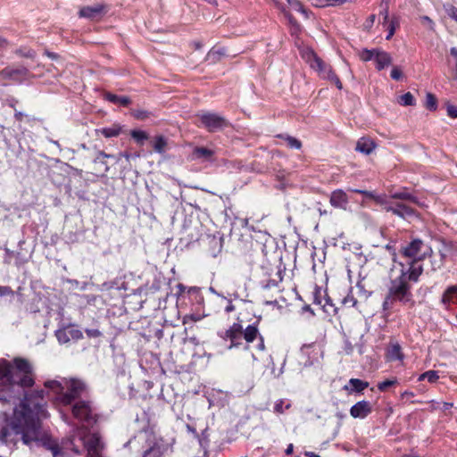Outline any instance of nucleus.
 <instances>
[{
  "label": "nucleus",
  "mask_w": 457,
  "mask_h": 457,
  "mask_svg": "<svg viewBox=\"0 0 457 457\" xmlns=\"http://www.w3.org/2000/svg\"><path fill=\"white\" fill-rule=\"evenodd\" d=\"M390 76L394 80L398 81L403 78V71H401V69L399 67L395 66V67H393V69L391 71Z\"/></svg>",
  "instance_id": "48"
},
{
  "label": "nucleus",
  "mask_w": 457,
  "mask_h": 457,
  "mask_svg": "<svg viewBox=\"0 0 457 457\" xmlns=\"http://www.w3.org/2000/svg\"><path fill=\"white\" fill-rule=\"evenodd\" d=\"M14 367H12V375L15 376L17 381H13V385L21 387H30L34 384L32 367L29 361L17 357L13 360Z\"/></svg>",
  "instance_id": "7"
},
{
  "label": "nucleus",
  "mask_w": 457,
  "mask_h": 457,
  "mask_svg": "<svg viewBox=\"0 0 457 457\" xmlns=\"http://www.w3.org/2000/svg\"><path fill=\"white\" fill-rule=\"evenodd\" d=\"M70 334H71L72 338H81L82 337V333L79 330L71 329L70 331Z\"/></svg>",
  "instance_id": "59"
},
{
  "label": "nucleus",
  "mask_w": 457,
  "mask_h": 457,
  "mask_svg": "<svg viewBox=\"0 0 457 457\" xmlns=\"http://www.w3.org/2000/svg\"><path fill=\"white\" fill-rule=\"evenodd\" d=\"M283 404H284V401L278 400L274 405V411L277 413H279V414L283 413L284 412Z\"/></svg>",
  "instance_id": "54"
},
{
  "label": "nucleus",
  "mask_w": 457,
  "mask_h": 457,
  "mask_svg": "<svg viewBox=\"0 0 457 457\" xmlns=\"http://www.w3.org/2000/svg\"><path fill=\"white\" fill-rule=\"evenodd\" d=\"M71 413L75 419L87 426H93L97 422V415L94 412L89 401H77L72 405Z\"/></svg>",
  "instance_id": "9"
},
{
  "label": "nucleus",
  "mask_w": 457,
  "mask_h": 457,
  "mask_svg": "<svg viewBox=\"0 0 457 457\" xmlns=\"http://www.w3.org/2000/svg\"><path fill=\"white\" fill-rule=\"evenodd\" d=\"M329 201L332 206L341 208L348 203V197L345 191L337 189L331 193Z\"/></svg>",
  "instance_id": "19"
},
{
  "label": "nucleus",
  "mask_w": 457,
  "mask_h": 457,
  "mask_svg": "<svg viewBox=\"0 0 457 457\" xmlns=\"http://www.w3.org/2000/svg\"><path fill=\"white\" fill-rule=\"evenodd\" d=\"M210 250L209 253L212 257H216L220 252L222 248V245L220 240H218L216 237H212L208 242Z\"/></svg>",
  "instance_id": "28"
},
{
  "label": "nucleus",
  "mask_w": 457,
  "mask_h": 457,
  "mask_svg": "<svg viewBox=\"0 0 457 457\" xmlns=\"http://www.w3.org/2000/svg\"><path fill=\"white\" fill-rule=\"evenodd\" d=\"M386 30L388 32L386 37V39L389 40L392 38V37L394 36V34L395 32L396 28L399 26V21L397 18L394 17L390 20L388 24H386Z\"/></svg>",
  "instance_id": "33"
},
{
  "label": "nucleus",
  "mask_w": 457,
  "mask_h": 457,
  "mask_svg": "<svg viewBox=\"0 0 457 457\" xmlns=\"http://www.w3.org/2000/svg\"><path fill=\"white\" fill-rule=\"evenodd\" d=\"M306 457H320L319 454H317L314 452L305 451L303 453Z\"/></svg>",
  "instance_id": "64"
},
{
  "label": "nucleus",
  "mask_w": 457,
  "mask_h": 457,
  "mask_svg": "<svg viewBox=\"0 0 457 457\" xmlns=\"http://www.w3.org/2000/svg\"><path fill=\"white\" fill-rule=\"evenodd\" d=\"M13 381H17V379L12 375V364L4 359H0V386H13Z\"/></svg>",
  "instance_id": "13"
},
{
  "label": "nucleus",
  "mask_w": 457,
  "mask_h": 457,
  "mask_svg": "<svg viewBox=\"0 0 457 457\" xmlns=\"http://www.w3.org/2000/svg\"><path fill=\"white\" fill-rule=\"evenodd\" d=\"M321 308L323 309V311L325 312H329V310L328 307H331V308H334V304L332 303V300L331 298L327 295V293H324V297H323V302H322V304L320 305Z\"/></svg>",
  "instance_id": "46"
},
{
  "label": "nucleus",
  "mask_w": 457,
  "mask_h": 457,
  "mask_svg": "<svg viewBox=\"0 0 457 457\" xmlns=\"http://www.w3.org/2000/svg\"><path fill=\"white\" fill-rule=\"evenodd\" d=\"M447 114L449 117H451L453 119H456L457 118V106L453 105V104H448L447 105Z\"/></svg>",
  "instance_id": "53"
},
{
  "label": "nucleus",
  "mask_w": 457,
  "mask_h": 457,
  "mask_svg": "<svg viewBox=\"0 0 457 457\" xmlns=\"http://www.w3.org/2000/svg\"><path fill=\"white\" fill-rule=\"evenodd\" d=\"M369 386L367 381L359 378H351L349 380V386H345V389L350 393H362Z\"/></svg>",
  "instance_id": "22"
},
{
  "label": "nucleus",
  "mask_w": 457,
  "mask_h": 457,
  "mask_svg": "<svg viewBox=\"0 0 457 457\" xmlns=\"http://www.w3.org/2000/svg\"><path fill=\"white\" fill-rule=\"evenodd\" d=\"M100 133L106 138L115 137L121 133V126L113 124L112 127L101 129Z\"/></svg>",
  "instance_id": "25"
},
{
  "label": "nucleus",
  "mask_w": 457,
  "mask_h": 457,
  "mask_svg": "<svg viewBox=\"0 0 457 457\" xmlns=\"http://www.w3.org/2000/svg\"><path fill=\"white\" fill-rule=\"evenodd\" d=\"M445 11L449 17L457 21V7L453 4H449L445 7Z\"/></svg>",
  "instance_id": "50"
},
{
  "label": "nucleus",
  "mask_w": 457,
  "mask_h": 457,
  "mask_svg": "<svg viewBox=\"0 0 457 457\" xmlns=\"http://www.w3.org/2000/svg\"><path fill=\"white\" fill-rule=\"evenodd\" d=\"M188 320H190L192 321H197V320H200V317L196 316V315H194V314L187 315V316L184 317L183 323L184 324L187 323Z\"/></svg>",
  "instance_id": "57"
},
{
  "label": "nucleus",
  "mask_w": 457,
  "mask_h": 457,
  "mask_svg": "<svg viewBox=\"0 0 457 457\" xmlns=\"http://www.w3.org/2000/svg\"><path fill=\"white\" fill-rule=\"evenodd\" d=\"M130 136L139 145H143L145 141L149 138V135L145 131L140 129L131 130Z\"/></svg>",
  "instance_id": "29"
},
{
  "label": "nucleus",
  "mask_w": 457,
  "mask_h": 457,
  "mask_svg": "<svg viewBox=\"0 0 457 457\" xmlns=\"http://www.w3.org/2000/svg\"><path fill=\"white\" fill-rule=\"evenodd\" d=\"M343 304L349 305V306H354L357 303V300L354 298L353 294L350 292L346 296L344 297L342 300Z\"/></svg>",
  "instance_id": "47"
},
{
  "label": "nucleus",
  "mask_w": 457,
  "mask_h": 457,
  "mask_svg": "<svg viewBox=\"0 0 457 457\" xmlns=\"http://www.w3.org/2000/svg\"><path fill=\"white\" fill-rule=\"evenodd\" d=\"M28 72V70L26 68H22V69H9V68H5L4 69L0 74L5 76V77H8V78H12L14 75H26Z\"/></svg>",
  "instance_id": "34"
},
{
  "label": "nucleus",
  "mask_w": 457,
  "mask_h": 457,
  "mask_svg": "<svg viewBox=\"0 0 457 457\" xmlns=\"http://www.w3.org/2000/svg\"><path fill=\"white\" fill-rule=\"evenodd\" d=\"M351 191L353 193H356V194H360V195H361L367 198H370V199L376 198L375 194L371 191L361 190V189H352Z\"/></svg>",
  "instance_id": "51"
},
{
  "label": "nucleus",
  "mask_w": 457,
  "mask_h": 457,
  "mask_svg": "<svg viewBox=\"0 0 457 457\" xmlns=\"http://www.w3.org/2000/svg\"><path fill=\"white\" fill-rule=\"evenodd\" d=\"M259 321L248 325L245 328L240 323H233L220 337L226 341H229L228 349L239 347L243 345V339L246 343H253L255 339H259L257 349L263 351L265 349L264 340L258 329Z\"/></svg>",
  "instance_id": "3"
},
{
  "label": "nucleus",
  "mask_w": 457,
  "mask_h": 457,
  "mask_svg": "<svg viewBox=\"0 0 457 457\" xmlns=\"http://www.w3.org/2000/svg\"><path fill=\"white\" fill-rule=\"evenodd\" d=\"M425 107L429 111H436L437 108V99L435 95L428 93L426 96Z\"/></svg>",
  "instance_id": "37"
},
{
  "label": "nucleus",
  "mask_w": 457,
  "mask_h": 457,
  "mask_svg": "<svg viewBox=\"0 0 457 457\" xmlns=\"http://www.w3.org/2000/svg\"><path fill=\"white\" fill-rule=\"evenodd\" d=\"M285 272V269L278 268L277 270V278H270L267 279L265 283L263 284V288L265 289H270L272 287H276L278 283H280L283 280V274Z\"/></svg>",
  "instance_id": "27"
},
{
  "label": "nucleus",
  "mask_w": 457,
  "mask_h": 457,
  "mask_svg": "<svg viewBox=\"0 0 457 457\" xmlns=\"http://www.w3.org/2000/svg\"><path fill=\"white\" fill-rule=\"evenodd\" d=\"M375 147L376 144L372 139L363 137L357 141L355 150L364 154H370Z\"/></svg>",
  "instance_id": "20"
},
{
  "label": "nucleus",
  "mask_w": 457,
  "mask_h": 457,
  "mask_svg": "<svg viewBox=\"0 0 457 457\" xmlns=\"http://www.w3.org/2000/svg\"><path fill=\"white\" fill-rule=\"evenodd\" d=\"M167 145V139L162 135L156 136L153 142L154 150L158 154H163L166 151Z\"/></svg>",
  "instance_id": "26"
},
{
  "label": "nucleus",
  "mask_w": 457,
  "mask_h": 457,
  "mask_svg": "<svg viewBox=\"0 0 457 457\" xmlns=\"http://www.w3.org/2000/svg\"><path fill=\"white\" fill-rule=\"evenodd\" d=\"M450 54L452 56H453L456 60L455 62V74L457 76V47H452L450 49Z\"/></svg>",
  "instance_id": "58"
},
{
  "label": "nucleus",
  "mask_w": 457,
  "mask_h": 457,
  "mask_svg": "<svg viewBox=\"0 0 457 457\" xmlns=\"http://www.w3.org/2000/svg\"><path fill=\"white\" fill-rule=\"evenodd\" d=\"M288 21L291 25V35H298L301 32V25L299 24V22L292 15L288 16Z\"/></svg>",
  "instance_id": "42"
},
{
  "label": "nucleus",
  "mask_w": 457,
  "mask_h": 457,
  "mask_svg": "<svg viewBox=\"0 0 457 457\" xmlns=\"http://www.w3.org/2000/svg\"><path fill=\"white\" fill-rule=\"evenodd\" d=\"M82 439L84 446L87 452V457H104L101 453L104 445L98 434L89 433Z\"/></svg>",
  "instance_id": "11"
},
{
  "label": "nucleus",
  "mask_w": 457,
  "mask_h": 457,
  "mask_svg": "<svg viewBox=\"0 0 457 457\" xmlns=\"http://www.w3.org/2000/svg\"><path fill=\"white\" fill-rule=\"evenodd\" d=\"M195 117L199 121L197 127L204 128L210 133L221 131L231 125L224 116L213 112L201 111Z\"/></svg>",
  "instance_id": "6"
},
{
  "label": "nucleus",
  "mask_w": 457,
  "mask_h": 457,
  "mask_svg": "<svg viewBox=\"0 0 457 457\" xmlns=\"http://www.w3.org/2000/svg\"><path fill=\"white\" fill-rule=\"evenodd\" d=\"M399 265L401 267L399 275L390 279L387 293L382 303L384 311L392 309L396 303L410 308L415 305L411 283L419 282L423 270L415 265L406 267L403 262H400Z\"/></svg>",
  "instance_id": "2"
},
{
  "label": "nucleus",
  "mask_w": 457,
  "mask_h": 457,
  "mask_svg": "<svg viewBox=\"0 0 457 457\" xmlns=\"http://www.w3.org/2000/svg\"><path fill=\"white\" fill-rule=\"evenodd\" d=\"M408 202H390L385 203L384 209L386 212L398 216L403 220L418 219L419 212Z\"/></svg>",
  "instance_id": "10"
},
{
  "label": "nucleus",
  "mask_w": 457,
  "mask_h": 457,
  "mask_svg": "<svg viewBox=\"0 0 457 457\" xmlns=\"http://www.w3.org/2000/svg\"><path fill=\"white\" fill-rule=\"evenodd\" d=\"M432 253L431 246L419 237H411V241L402 245L399 250L400 255L407 259L406 263H404L406 267L415 265V267H420L421 270H423L421 262L427 257H430Z\"/></svg>",
  "instance_id": "4"
},
{
  "label": "nucleus",
  "mask_w": 457,
  "mask_h": 457,
  "mask_svg": "<svg viewBox=\"0 0 457 457\" xmlns=\"http://www.w3.org/2000/svg\"><path fill=\"white\" fill-rule=\"evenodd\" d=\"M87 389L86 384L78 378L64 379V391L60 396L62 405H71L82 396Z\"/></svg>",
  "instance_id": "8"
},
{
  "label": "nucleus",
  "mask_w": 457,
  "mask_h": 457,
  "mask_svg": "<svg viewBox=\"0 0 457 457\" xmlns=\"http://www.w3.org/2000/svg\"><path fill=\"white\" fill-rule=\"evenodd\" d=\"M398 384L397 378L386 379L378 383L377 387L380 392H386L389 387Z\"/></svg>",
  "instance_id": "38"
},
{
  "label": "nucleus",
  "mask_w": 457,
  "mask_h": 457,
  "mask_svg": "<svg viewBox=\"0 0 457 457\" xmlns=\"http://www.w3.org/2000/svg\"><path fill=\"white\" fill-rule=\"evenodd\" d=\"M106 12L105 6L103 4H96L95 6H84L79 12V16L81 18L90 19L92 21L100 20Z\"/></svg>",
  "instance_id": "14"
},
{
  "label": "nucleus",
  "mask_w": 457,
  "mask_h": 457,
  "mask_svg": "<svg viewBox=\"0 0 457 457\" xmlns=\"http://www.w3.org/2000/svg\"><path fill=\"white\" fill-rule=\"evenodd\" d=\"M45 386L55 393L57 399L60 401V396L64 391V381L60 382L57 380H49L45 383Z\"/></svg>",
  "instance_id": "24"
},
{
  "label": "nucleus",
  "mask_w": 457,
  "mask_h": 457,
  "mask_svg": "<svg viewBox=\"0 0 457 457\" xmlns=\"http://www.w3.org/2000/svg\"><path fill=\"white\" fill-rule=\"evenodd\" d=\"M378 48L368 49L363 48L359 52V57L362 62H370L375 60Z\"/></svg>",
  "instance_id": "31"
},
{
  "label": "nucleus",
  "mask_w": 457,
  "mask_h": 457,
  "mask_svg": "<svg viewBox=\"0 0 457 457\" xmlns=\"http://www.w3.org/2000/svg\"><path fill=\"white\" fill-rule=\"evenodd\" d=\"M324 294L321 287L315 286L312 291V303L321 305L323 302Z\"/></svg>",
  "instance_id": "35"
},
{
  "label": "nucleus",
  "mask_w": 457,
  "mask_h": 457,
  "mask_svg": "<svg viewBox=\"0 0 457 457\" xmlns=\"http://www.w3.org/2000/svg\"><path fill=\"white\" fill-rule=\"evenodd\" d=\"M151 114L152 113L146 110L137 109V110L131 111V115L136 120H145L148 119L151 116Z\"/></svg>",
  "instance_id": "41"
},
{
  "label": "nucleus",
  "mask_w": 457,
  "mask_h": 457,
  "mask_svg": "<svg viewBox=\"0 0 457 457\" xmlns=\"http://www.w3.org/2000/svg\"><path fill=\"white\" fill-rule=\"evenodd\" d=\"M15 54L19 56L29 59H34L36 57V52L28 47H21L15 51Z\"/></svg>",
  "instance_id": "39"
},
{
  "label": "nucleus",
  "mask_w": 457,
  "mask_h": 457,
  "mask_svg": "<svg viewBox=\"0 0 457 457\" xmlns=\"http://www.w3.org/2000/svg\"><path fill=\"white\" fill-rule=\"evenodd\" d=\"M427 379L429 383H436L439 379L438 372L436 370H428L420 375L418 381Z\"/></svg>",
  "instance_id": "32"
},
{
  "label": "nucleus",
  "mask_w": 457,
  "mask_h": 457,
  "mask_svg": "<svg viewBox=\"0 0 457 457\" xmlns=\"http://www.w3.org/2000/svg\"><path fill=\"white\" fill-rule=\"evenodd\" d=\"M85 333L89 338H96L102 336V332L97 328H87Z\"/></svg>",
  "instance_id": "49"
},
{
  "label": "nucleus",
  "mask_w": 457,
  "mask_h": 457,
  "mask_svg": "<svg viewBox=\"0 0 457 457\" xmlns=\"http://www.w3.org/2000/svg\"><path fill=\"white\" fill-rule=\"evenodd\" d=\"M277 137L281 139H284L287 143V146L290 148H295V149L302 148V145H303L302 142L294 137H291L289 135H282V134L278 135Z\"/></svg>",
  "instance_id": "30"
},
{
  "label": "nucleus",
  "mask_w": 457,
  "mask_h": 457,
  "mask_svg": "<svg viewBox=\"0 0 457 457\" xmlns=\"http://www.w3.org/2000/svg\"><path fill=\"white\" fill-rule=\"evenodd\" d=\"M457 301V285L448 287L443 293L441 302L445 305L455 303Z\"/></svg>",
  "instance_id": "21"
},
{
  "label": "nucleus",
  "mask_w": 457,
  "mask_h": 457,
  "mask_svg": "<svg viewBox=\"0 0 457 457\" xmlns=\"http://www.w3.org/2000/svg\"><path fill=\"white\" fill-rule=\"evenodd\" d=\"M391 199L399 200V202H408L414 204H419V199L416 195L410 193L407 188L392 193L389 196Z\"/></svg>",
  "instance_id": "17"
},
{
  "label": "nucleus",
  "mask_w": 457,
  "mask_h": 457,
  "mask_svg": "<svg viewBox=\"0 0 457 457\" xmlns=\"http://www.w3.org/2000/svg\"><path fill=\"white\" fill-rule=\"evenodd\" d=\"M23 113L21 112H18V111H15V113H14V118L16 120L18 121H22L23 120Z\"/></svg>",
  "instance_id": "62"
},
{
  "label": "nucleus",
  "mask_w": 457,
  "mask_h": 457,
  "mask_svg": "<svg viewBox=\"0 0 457 457\" xmlns=\"http://www.w3.org/2000/svg\"><path fill=\"white\" fill-rule=\"evenodd\" d=\"M45 54L49 57L51 58L52 60H55L59 57V55L55 53H53V52H49V51H46Z\"/></svg>",
  "instance_id": "63"
},
{
  "label": "nucleus",
  "mask_w": 457,
  "mask_h": 457,
  "mask_svg": "<svg viewBox=\"0 0 457 457\" xmlns=\"http://www.w3.org/2000/svg\"><path fill=\"white\" fill-rule=\"evenodd\" d=\"M106 158H113V155L106 154L104 151H99L97 153V155H96V159L94 160V162H96H96H100V163L104 165V171L105 172L109 170V167H108L106 162L104 161V159H106Z\"/></svg>",
  "instance_id": "40"
},
{
  "label": "nucleus",
  "mask_w": 457,
  "mask_h": 457,
  "mask_svg": "<svg viewBox=\"0 0 457 457\" xmlns=\"http://www.w3.org/2000/svg\"><path fill=\"white\" fill-rule=\"evenodd\" d=\"M398 102L403 106H413L415 104V98L411 92H407L400 96Z\"/></svg>",
  "instance_id": "36"
},
{
  "label": "nucleus",
  "mask_w": 457,
  "mask_h": 457,
  "mask_svg": "<svg viewBox=\"0 0 457 457\" xmlns=\"http://www.w3.org/2000/svg\"><path fill=\"white\" fill-rule=\"evenodd\" d=\"M50 449L52 451V453H53L54 457H57L61 453L60 447H59V445L57 444H53L50 446Z\"/></svg>",
  "instance_id": "56"
},
{
  "label": "nucleus",
  "mask_w": 457,
  "mask_h": 457,
  "mask_svg": "<svg viewBox=\"0 0 457 457\" xmlns=\"http://www.w3.org/2000/svg\"><path fill=\"white\" fill-rule=\"evenodd\" d=\"M215 152L204 146H195L193 149L192 156L195 160H201L203 162H213Z\"/></svg>",
  "instance_id": "16"
},
{
  "label": "nucleus",
  "mask_w": 457,
  "mask_h": 457,
  "mask_svg": "<svg viewBox=\"0 0 457 457\" xmlns=\"http://www.w3.org/2000/svg\"><path fill=\"white\" fill-rule=\"evenodd\" d=\"M372 412V405L369 401H359L350 409V415L354 419H365Z\"/></svg>",
  "instance_id": "15"
},
{
  "label": "nucleus",
  "mask_w": 457,
  "mask_h": 457,
  "mask_svg": "<svg viewBox=\"0 0 457 457\" xmlns=\"http://www.w3.org/2000/svg\"><path fill=\"white\" fill-rule=\"evenodd\" d=\"M305 58L310 67L318 73L321 79H326L335 84L339 90L343 88L339 77L336 74L330 64L325 62L313 51L307 52Z\"/></svg>",
  "instance_id": "5"
},
{
  "label": "nucleus",
  "mask_w": 457,
  "mask_h": 457,
  "mask_svg": "<svg viewBox=\"0 0 457 457\" xmlns=\"http://www.w3.org/2000/svg\"><path fill=\"white\" fill-rule=\"evenodd\" d=\"M404 353L401 345L396 341H390L385 352V359L387 362L401 361L404 360Z\"/></svg>",
  "instance_id": "12"
},
{
  "label": "nucleus",
  "mask_w": 457,
  "mask_h": 457,
  "mask_svg": "<svg viewBox=\"0 0 457 457\" xmlns=\"http://www.w3.org/2000/svg\"><path fill=\"white\" fill-rule=\"evenodd\" d=\"M420 21L423 25L428 26L430 29H434V21L428 16H421Z\"/></svg>",
  "instance_id": "52"
},
{
  "label": "nucleus",
  "mask_w": 457,
  "mask_h": 457,
  "mask_svg": "<svg viewBox=\"0 0 457 457\" xmlns=\"http://www.w3.org/2000/svg\"><path fill=\"white\" fill-rule=\"evenodd\" d=\"M226 50L224 48H220L218 50L212 49L208 53V57L212 58L214 62L219 61L221 56H224Z\"/></svg>",
  "instance_id": "45"
},
{
  "label": "nucleus",
  "mask_w": 457,
  "mask_h": 457,
  "mask_svg": "<svg viewBox=\"0 0 457 457\" xmlns=\"http://www.w3.org/2000/svg\"><path fill=\"white\" fill-rule=\"evenodd\" d=\"M104 99L112 104H120L124 107H127L131 104V100L129 96H118L110 92L105 94Z\"/></svg>",
  "instance_id": "23"
},
{
  "label": "nucleus",
  "mask_w": 457,
  "mask_h": 457,
  "mask_svg": "<svg viewBox=\"0 0 457 457\" xmlns=\"http://www.w3.org/2000/svg\"><path fill=\"white\" fill-rule=\"evenodd\" d=\"M412 396H414V393L411 391H408V390H406L401 394L402 399H404L405 397H412Z\"/></svg>",
  "instance_id": "61"
},
{
  "label": "nucleus",
  "mask_w": 457,
  "mask_h": 457,
  "mask_svg": "<svg viewBox=\"0 0 457 457\" xmlns=\"http://www.w3.org/2000/svg\"><path fill=\"white\" fill-rule=\"evenodd\" d=\"M317 6H327V5H341L346 3L348 0H315Z\"/></svg>",
  "instance_id": "44"
},
{
  "label": "nucleus",
  "mask_w": 457,
  "mask_h": 457,
  "mask_svg": "<svg viewBox=\"0 0 457 457\" xmlns=\"http://www.w3.org/2000/svg\"><path fill=\"white\" fill-rule=\"evenodd\" d=\"M233 311H235V305L232 303V302L229 301L228 305L225 307V312L229 313Z\"/></svg>",
  "instance_id": "60"
},
{
  "label": "nucleus",
  "mask_w": 457,
  "mask_h": 457,
  "mask_svg": "<svg viewBox=\"0 0 457 457\" xmlns=\"http://www.w3.org/2000/svg\"><path fill=\"white\" fill-rule=\"evenodd\" d=\"M287 3L292 5L297 12L303 13L306 18H308V11L305 9L300 0H289Z\"/></svg>",
  "instance_id": "43"
},
{
  "label": "nucleus",
  "mask_w": 457,
  "mask_h": 457,
  "mask_svg": "<svg viewBox=\"0 0 457 457\" xmlns=\"http://www.w3.org/2000/svg\"><path fill=\"white\" fill-rule=\"evenodd\" d=\"M375 21H376V15H375V14H370V15L367 18V20H366V21H365V24H364V25H365V27H366V28H371V27L373 26V24H374Z\"/></svg>",
  "instance_id": "55"
},
{
  "label": "nucleus",
  "mask_w": 457,
  "mask_h": 457,
  "mask_svg": "<svg viewBox=\"0 0 457 457\" xmlns=\"http://www.w3.org/2000/svg\"><path fill=\"white\" fill-rule=\"evenodd\" d=\"M374 61L376 62L377 70L382 71L392 63V57L387 52L378 48Z\"/></svg>",
  "instance_id": "18"
},
{
  "label": "nucleus",
  "mask_w": 457,
  "mask_h": 457,
  "mask_svg": "<svg viewBox=\"0 0 457 457\" xmlns=\"http://www.w3.org/2000/svg\"><path fill=\"white\" fill-rule=\"evenodd\" d=\"M46 416L44 391L28 395L14 411L11 423L1 428L0 439L14 445L21 440L29 445L38 439L41 420Z\"/></svg>",
  "instance_id": "1"
}]
</instances>
